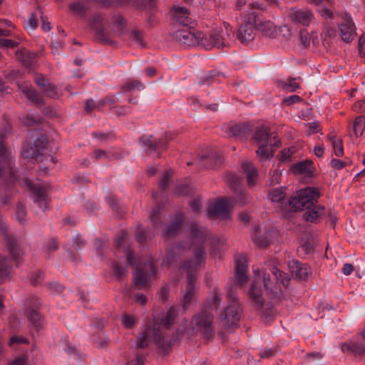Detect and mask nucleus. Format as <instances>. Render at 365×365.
Here are the masks:
<instances>
[{"instance_id":"obj_10","label":"nucleus","mask_w":365,"mask_h":365,"mask_svg":"<svg viewBox=\"0 0 365 365\" xmlns=\"http://www.w3.org/2000/svg\"><path fill=\"white\" fill-rule=\"evenodd\" d=\"M173 39L187 46H197L201 38L200 31L193 28H184L171 34Z\"/></svg>"},{"instance_id":"obj_63","label":"nucleus","mask_w":365,"mask_h":365,"mask_svg":"<svg viewBox=\"0 0 365 365\" xmlns=\"http://www.w3.org/2000/svg\"><path fill=\"white\" fill-rule=\"evenodd\" d=\"M331 165L332 168L340 170L346 166L347 163L338 159H332L331 160Z\"/></svg>"},{"instance_id":"obj_55","label":"nucleus","mask_w":365,"mask_h":365,"mask_svg":"<svg viewBox=\"0 0 365 365\" xmlns=\"http://www.w3.org/2000/svg\"><path fill=\"white\" fill-rule=\"evenodd\" d=\"M307 127L308 128V135H312L314 133H317L321 130L320 125L319 122H311L307 124Z\"/></svg>"},{"instance_id":"obj_26","label":"nucleus","mask_w":365,"mask_h":365,"mask_svg":"<svg viewBox=\"0 0 365 365\" xmlns=\"http://www.w3.org/2000/svg\"><path fill=\"white\" fill-rule=\"evenodd\" d=\"M171 15L178 24L188 26L192 24V19L190 16L189 11L182 6H173L171 10Z\"/></svg>"},{"instance_id":"obj_31","label":"nucleus","mask_w":365,"mask_h":365,"mask_svg":"<svg viewBox=\"0 0 365 365\" xmlns=\"http://www.w3.org/2000/svg\"><path fill=\"white\" fill-rule=\"evenodd\" d=\"M341 351L343 352H351L355 355H361L365 353V346L358 341H349L341 344Z\"/></svg>"},{"instance_id":"obj_50","label":"nucleus","mask_w":365,"mask_h":365,"mask_svg":"<svg viewBox=\"0 0 365 365\" xmlns=\"http://www.w3.org/2000/svg\"><path fill=\"white\" fill-rule=\"evenodd\" d=\"M38 26V21L36 14L33 13L30 15L26 23V28L27 29L34 31L35 30Z\"/></svg>"},{"instance_id":"obj_54","label":"nucleus","mask_w":365,"mask_h":365,"mask_svg":"<svg viewBox=\"0 0 365 365\" xmlns=\"http://www.w3.org/2000/svg\"><path fill=\"white\" fill-rule=\"evenodd\" d=\"M105 103V101L103 100L100 101L97 105H96L93 100H87L85 102V109L88 112L92 111L95 108H100Z\"/></svg>"},{"instance_id":"obj_58","label":"nucleus","mask_w":365,"mask_h":365,"mask_svg":"<svg viewBox=\"0 0 365 365\" xmlns=\"http://www.w3.org/2000/svg\"><path fill=\"white\" fill-rule=\"evenodd\" d=\"M318 11L319 13L321 14L322 16L324 17L325 19H331L334 18L333 12L330 9H327L324 6H319L318 8Z\"/></svg>"},{"instance_id":"obj_61","label":"nucleus","mask_w":365,"mask_h":365,"mask_svg":"<svg viewBox=\"0 0 365 365\" xmlns=\"http://www.w3.org/2000/svg\"><path fill=\"white\" fill-rule=\"evenodd\" d=\"M27 344L29 340L24 336H13L9 340V344L12 346L14 344Z\"/></svg>"},{"instance_id":"obj_40","label":"nucleus","mask_w":365,"mask_h":365,"mask_svg":"<svg viewBox=\"0 0 365 365\" xmlns=\"http://www.w3.org/2000/svg\"><path fill=\"white\" fill-rule=\"evenodd\" d=\"M182 222V215L181 213L177 214L175 219L171 222L170 225L168 227L165 235H175L180 228Z\"/></svg>"},{"instance_id":"obj_21","label":"nucleus","mask_w":365,"mask_h":365,"mask_svg":"<svg viewBox=\"0 0 365 365\" xmlns=\"http://www.w3.org/2000/svg\"><path fill=\"white\" fill-rule=\"evenodd\" d=\"M288 266L292 276L299 279H306L312 273L311 267L307 264L297 260L290 261Z\"/></svg>"},{"instance_id":"obj_17","label":"nucleus","mask_w":365,"mask_h":365,"mask_svg":"<svg viewBox=\"0 0 365 365\" xmlns=\"http://www.w3.org/2000/svg\"><path fill=\"white\" fill-rule=\"evenodd\" d=\"M40 303L37 298L34 299V302L27 301L26 307L27 308L26 314L27 318L30 323L36 331L40 329L43 325V319L40 315L38 309Z\"/></svg>"},{"instance_id":"obj_34","label":"nucleus","mask_w":365,"mask_h":365,"mask_svg":"<svg viewBox=\"0 0 365 365\" xmlns=\"http://www.w3.org/2000/svg\"><path fill=\"white\" fill-rule=\"evenodd\" d=\"M140 143L144 148L148 151H153L156 148H161L165 145V143L161 140H157L153 135L143 136L140 139Z\"/></svg>"},{"instance_id":"obj_45","label":"nucleus","mask_w":365,"mask_h":365,"mask_svg":"<svg viewBox=\"0 0 365 365\" xmlns=\"http://www.w3.org/2000/svg\"><path fill=\"white\" fill-rule=\"evenodd\" d=\"M282 88L288 92H294L299 88V85L295 79L289 78L283 83Z\"/></svg>"},{"instance_id":"obj_9","label":"nucleus","mask_w":365,"mask_h":365,"mask_svg":"<svg viewBox=\"0 0 365 365\" xmlns=\"http://www.w3.org/2000/svg\"><path fill=\"white\" fill-rule=\"evenodd\" d=\"M212 322V314L207 309H202L193 317L191 326L193 329L200 332L205 338L208 339L213 332Z\"/></svg>"},{"instance_id":"obj_60","label":"nucleus","mask_w":365,"mask_h":365,"mask_svg":"<svg viewBox=\"0 0 365 365\" xmlns=\"http://www.w3.org/2000/svg\"><path fill=\"white\" fill-rule=\"evenodd\" d=\"M300 39L302 43L307 46L309 45L310 43V36L309 33L306 30H302L299 33Z\"/></svg>"},{"instance_id":"obj_8","label":"nucleus","mask_w":365,"mask_h":365,"mask_svg":"<svg viewBox=\"0 0 365 365\" xmlns=\"http://www.w3.org/2000/svg\"><path fill=\"white\" fill-rule=\"evenodd\" d=\"M31 191V197L38 207L45 211L48 207V191L50 185L44 182L32 183L29 179H24L23 182H20Z\"/></svg>"},{"instance_id":"obj_4","label":"nucleus","mask_w":365,"mask_h":365,"mask_svg":"<svg viewBox=\"0 0 365 365\" xmlns=\"http://www.w3.org/2000/svg\"><path fill=\"white\" fill-rule=\"evenodd\" d=\"M200 36L201 38L199 39L200 42L197 46L210 50L214 47L229 46L234 36V31L228 23L224 22L223 28L221 29L212 30L208 36L200 31Z\"/></svg>"},{"instance_id":"obj_62","label":"nucleus","mask_w":365,"mask_h":365,"mask_svg":"<svg viewBox=\"0 0 365 365\" xmlns=\"http://www.w3.org/2000/svg\"><path fill=\"white\" fill-rule=\"evenodd\" d=\"M171 173L170 171H166L164 173L162 178H161V180L160 181V187L162 188V189H165L167 185H168V182L170 179V178L171 177Z\"/></svg>"},{"instance_id":"obj_41","label":"nucleus","mask_w":365,"mask_h":365,"mask_svg":"<svg viewBox=\"0 0 365 365\" xmlns=\"http://www.w3.org/2000/svg\"><path fill=\"white\" fill-rule=\"evenodd\" d=\"M365 129V118L362 115L355 118L353 124V131L356 138L362 135Z\"/></svg>"},{"instance_id":"obj_20","label":"nucleus","mask_w":365,"mask_h":365,"mask_svg":"<svg viewBox=\"0 0 365 365\" xmlns=\"http://www.w3.org/2000/svg\"><path fill=\"white\" fill-rule=\"evenodd\" d=\"M7 231L6 224L0 218V232L5 236L7 248L11 257L14 260H17L21 256V252L17 246L16 239L13 236L9 235Z\"/></svg>"},{"instance_id":"obj_37","label":"nucleus","mask_w":365,"mask_h":365,"mask_svg":"<svg viewBox=\"0 0 365 365\" xmlns=\"http://www.w3.org/2000/svg\"><path fill=\"white\" fill-rule=\"evenodd\" d=\"M191 234L193 237V240L198 242L200 245L203 243L206 240L207 234L205 230L199 227L197 224L191 225Z\"/></svg>"},{"instance_id":"obj_53","label":"nucleus","mask_w":365,"mask_h":365,"mask_svg":"<svg viewBox=\"0 0 365 365\" xmlns=\"http://www.w3.org/2000/svg\"><path fill=\"white\" fill-rule=\"evenodd\" d=\"M135 322V319L133 316L125 314L122 317V323L123 326L127 328H131Z\"/></svg>"},{"instance_id":"obj_32","label":"nucleus","mask_w":365,"mask_h":365,"mask_svg":"<svg viewBox=\"0 0 365 365\" xmlns=\"http://www.w3.org/2000/svg\"><path fill=\"white\" fill-rule=\"evenodd\" d=\"M269 197L272 202L275 205L276 208L281 211L282 205H285V193L282 188H275L270 191Z\"/></svg>"},{"instance_id":"obj_39","label":"nucleus","mask_w":365,"mask_h":365,"mask_svg":"<svg viewBox=\"0 0 365 365\" xmlns=\"http://www.w3.org/2000/svg\"><path fill=\"white\" fill-rule=\"evenodd\" d=\"M293 171L299 174H307L312 173V163L311 161L305 160L295 164L293 168Z\"/></svg>"},{"instance_id":"obj_42","label":"nucleus","mask_w":365,"mask_h":365,"mask_svg":"<svg viewBox=\"0 0 365 365\" xmlns=\"http://www.w3.org/2000/svg\"><path fill=\"white\" fill-rule=\"evenodd\" d=\"M113 29L117 34H122L125 27V22L120 15H115L112 19Z\"/></svg>"},{"instance_id":"obj_28","label":"nucleus","mask_w":365,"mask_h":365,"mask_svg":"<svg viewBox=\"0 0 365 365\" xmlns=\"http://www.w3.org/2000/svg\"><path fill=\"white\" fill-rule=\"evenodd\" d=\"M305 209V205L301 200L298 191L296 194L287 201L285 205H282L281 212H288L292 211L303 210Z\"/></svg>"},{"instance_id":"obj_64","label":"nucleus","mask_w":365,"mask_h":365,"mask_svg":"<svg viewBox=\"0 0 365 365\" xmlns=\"http://www.w3.org/2000/svg\"><path fill=\"white\" fill-rule=\"evenodd\" d=\"M353 110L356 112H365V102L359 101L353 105Z\"/></svg>"},{"instance_id":"obj_57","label":"nucleus","mask_w":365,"mask_h":365,"mask_svg":"<svg viewBox=\"0 0 365 365\" xmlns=\"http://www.w3.org/2000/svg\"><path fill=\"white\" fill-rule=\"evenodd\" d=\"M125 88L128 91H131V90H134V89L140 91L144 88V86L140 81H134L128 83L125 86Z\"/></svg>"},{"instance_id":"obj_3","label":"nucleus","mask_w":365,"mask_h":365,"mask_svg":"<svg viewBox=\"0 0 365 365\" xmlns=\"http://www.w3.org/2000/svg\"><path fill=\"white\" fill-rule=\"evenodd\" d=\"M204 252L202 246L197 247L195 250V257L186 261L180 267L181 272L187 273L188 283L186 288V294L183 297L182 307L185 310L188 308V304L191 302L194 295L195 287V279L197 270L202 267L205 260L203 256Z\"/></svg>"},{"instance_id":"obj_46","label":"nucleus","mask_w":365,"mask_h":365,"mask_svg":"<svg viewBox=\"0 0 365 365\" xmlns=\"http://www.w3.org/2000/svg\"><path fill=\"white\" fill-rule=\"evenodd\" d=\"M70 9L76 15H83L86 11L84 4L80 1L71 4Z\"/></svg>"},{"instance_id":"obj_6","label":"nucleus","mask_w":365,"mask_h":365,"mask_svg":"<svg viewBox=\"0 0 365 365\" xmlns=\"http://www.w3.org/2000/svg\"><path fill=\"white\" fill-rule=\"evenodd\" d=\"M126 255L128 262L133 266L136 267V269L133 273L134 284L135 287L139 289L148 287L151 278L156 274V269L153 262H148L145 264V269H140L138 267V261L133 257L132 254L129 251H127Z\"/></svg>"},{"instance_id":"obj_16","label":"nucleus","mask_w":365,"mask_h":365,"mask_svg":"<svg viewBox=\"0 0 365 365\" xmlns=\"http://www.w3.org/2000/svg\"><path fill=\"white\" fill-rule=\"evenodd\" d=\"M253 138L257 145L280 143L277 136L274 133H270L269 128L265 125H260L256 128Z\"/></svg>"},{"instance_id":"obj_23","label":"nucleus","mask_w":365,"mask_h":365,"mask_svg":"<svg viewBox=\"0 0 365 365\" xmlns=\"http://www.w3.org/2000/svg\"><path fill=\"white\" fill-rule=\"evenodd\" d=\"M19 89L33 103L41 105L43 103V99L41 94L38 93L32 88L29 82H18Z\"/></svg>"},{"instance_id":"obj_56","label":"nucleus","mask_w":365,"mask_h":365,"mask_svg":"<svg viewBox=\"0 0 365 365\" xmlns=\"http://www.w3.org/2000/svg\"><path fill=\"white\" fill-rule=\"evenodd\" d=\"M26 210L21 204L18 205L16 208V217L19 222H23L25 220Z\"/></svg>"},{"instance_id":"obj_29","label":"nucleus","mask_w":365,"mask_h":365,"mask_svg":"<svg viewBox=\"0 0 365 365\" xmlns=\"http://www.w3.org/2000/svg\"><path fill=\"white\" fill-rule=\"evenodd\" d=\"M280 143L277 145H258V149L256 150L257 156L259 160L264 164V163L270 160L273 156L274 153L272 147H278Z\"/></svg>"},{"instance_id":"obj_24","label":"nucleus","mask_w":365,"mask_h":365,"mask_svg":"<svg viewBox=\"0 0 365 365\" xmlns=\"http://www.w3.org/2000/svg\"><path fill=\"white\" fill-rule=\"evenodd\" d=\"M301 200L304 202L305 207H312L317 204L318 198L319 197V192L317 188L312 187H307L298 191Z\"/></svg>"},{"instance_id":"obj_12","label":"nucleus","mask_w":365,"mask_h":365,"mask_svg":"<svg viewBox=\"0 0 365 365\" xmlns=\"http://www.w3.org/2000/svg\"><path fill=\"white\" fill-rule=\"evenodd\" d=\"M255 29L260 32L263 36L274 38L277 36L279 31L283 36L290 35V29L289 26L284 25L280 26L278 29L276 26L270 21H257Z\"/></svg>"},{"instance_id":"obj_5","label":"nucleus","mask_w":365,"mask_h":365,"mask_svg":"<svg viewBox=\"0 0 365 365\" xmlns=\"http://www.w3.org/2000/svg\"><path fill=\"white\" fill-rule=\"evenodd\" d=\"M11 130V125L0 126V177H5L6 180L15 182L17 178L13 169V158L11 152L6 148L3 140L6 133Z\"/></svg>"},{"instance_id":"obj_14","label":"nucleus","mask_w":365,"mask_h":365,"mask_svg":"<svg viewBox=\"0 0 365 365\" xmlns=\"http://www.w3.org/2000/svg\"><path fill=\"white\" fill-rule=\"evenodd\" d=\"M46 138L41 135L35 140L28 138L26 145L23 148L21 155L24 158H37L45 148Z\"/></svg>"},{"instance_id":"obj_47","label":"nucleus","mask_w":365,"mask_h":365,"mask_svg":"<svg viewBox=\"0 0 365 365\" xmlns=\"http://www.w3.org/2000/svg\"><path fill=\"white\" fill-rule=\"evenodd\" d=\"M129 37L132 41L135 42L140 47L144 46L142 34L138 31H131Z\"/></svg>"},{"instance_id":"obj_7","label":"nucleus","mask_w":365,"mask_h":365,"mask_svg":"<svg viewBox=\"0 0 365 365\" xmlns=\"http://www.w3.org/2000/svg\"><path fill=\"white\" fill-rule=\"evenodd\" d=\"M227 297L230 304L220 314V320L223 327L232 328L236 326L240 319V309L235 293L230 292Z\"/></svg>"},{"instance_id":"obj_33","label":"nucleus","mask_w":365,"mask_h":365,"mask_svg":"<svg viewBox=\"0 0 365 365\" xmlns=\"http://www.w3.org/2000/svg\"><path fill=\"white\" fill-rule=\"evenodd\" d=\"M242 168L247 174L248 184L252 186L254 185L258 177L257 169L250 161L243 162L242 163Z\"/></svg>"},{"instance_id":"obj_1","label":"nucleus","mask_w":365,"mask_h":365,"mask_svg":"<svg viewBox=\"0 0 365 365\" xmlns=\"http://www.w3.org/2000/svg\"><path fill=\"white\" fill-rule=\"evenodd\" d=\"M254 280L249 290L253 303L261 308L264 302V294L270 299H279L290 280L289 276L275 266L259 269H254Z\"/></svg>"},{"instance_id":"obj_35","label":"nucleus","mask_w":365,"mask_h":365,"mask_svg":"<svg viewBox=\"0 0 365 365\" xmlns=\"http://www.w3.org/2000/svg\"><path fill=\"white\" fill-rule=\"evenodd\" d=\"M260 232V227H256L252 234V239L259 247H266L269 243L272 232H266L264 237L259 236Z\"/></svg>"},{"instance_id":"obj_2","label":"nucleus","mask_w":365,"mask_h":365,"mask_svg":"<svg viewBox=\"0 0 365 365\" xmlns=\"http://www.w3.org/2000/svg\"><path fill=\"white\" fill-rule=\"evenodd\" d=\"M176 316V308L172 307L163 313L160 319H154L153 327L146 328L139 334L138 348H145L152 341L159 349L167 351L171 346L172 340L168 338L165 331L174 323Z\"/></svg>"},{"instance_id":"obj_30","label":"nucleus","mask_w":365,"mask_h":365,"mask_svg":"<svg viewBox=\"0 0 365 365\" xmlns=\"http://www.w3.org/2000/svg\"><path fill=\"white\" fill-rule=\"evenodd\" d=\"M305 212L303 214V218L307 222H314L320 217L324 213V207L319 205L315 204L309 207H305Z\"/></svg>"},{"instance_id":"obj_11","label":"nucleus","mask_w":365,"mask_h":365,"mask_svg":"<svg viewBox=\"0 0 365 365\" xmlns=\"http://www.w3.org/2000/svg\"><path fill=\"white\" fill-rule=\"evenodd\" d=\"M257 25V18L254 12L247 14L244 24L238 29L237 38L242 43H248L255 38V29Z\"/></svg>"},{"instance_id":"obj_51","label":"nucleus","mask_w":365,"mask_h":365,"mask_svg":"<svg viewBox=\"0 0 365 365\" xmlns=\"http://www.w3.org/2000/svg\"><path fill=\"white\" fill-rule=\"evenodd\" d=\"M113 274L116 277H120L124 276L128 273L125 267L118 264V263H114L113 265Z\"/></svg>"},{"instance_id":"obj_27","label":"nucleus","mask_w":365,"mask_h":365,"mask_svg":"<svg viewBox=\"0 0 365 365\" xmlns=\"http://www.w3.org/2000/svg\"><path fill=\"white\" fill-rule=\"evenodd\" d=\"M224 130L229 136L241 137L247 135L250 130L247 123H230L224 126Z\"/></svg>"},{"instance_id":"obj_13","label":"nucleus","mask_w":365,"mask_h":365,"mask_svg":"<svg viewBox=\"0 0 365 365\" xmlns=\"http://www.w3.org/2000/svg\"><path fill=\"white\" fill-rule=\"evenodd\" d=\"M287 17L296 25L304 26H309L315 21L314 13L308 9L292 8L288 11Z\"/></svg>"},{"instance_id":"obj_43","label":"nucleus","mask_w":365,"mask_h":365,"mask_svg":"<svg viewBox=\"0 0 365 365\" xmlns=\"http://www.w3.org/2000/svg\"><path fill=\"white\" fill-rule=\"evenodd\" d=\"M56 163L55 159L52 156H46L43 160H41L40 169L43 174L47 173V170L51 168Z\"/></svg>"},{"instance_id":"obj_48","label":"nucleus","mask_w":365,"mask_h":365,"mask_svg":"<svg viewBox=\"0 0 365 365\" xmlns=\"http://www.w3.org/2000/svg\"><path fill=\"white\" fill-rule=\"evenodd\" d=\"M21 38L18 37V40H11L6 38H0L1 48H14L18 46Z\"/></svg>"},{"instance_id":"obj_44","label":"nucleus","mask_w":365,"mask_h":365,"mask_svg":"<svg viewBox=\"0 0 365 365\" xmlns=\"http://www.w3.org/2000/svg\"><path fill=\"white\" fill-rule=\"evenodd\" d=\"M329 140L332 143L334 155L341 157L343 155V145L340 140L336 139L334 136L330 137Z\"/></svg>"},{"instance_id":"obj_25","label":"nucleus","mask_w":365,"mask_h":365,"mask_svg":"<svg viewBox=\"0 0 365 365\" xmlns=\"http://www.w3.org/2000/svg\"><path fill=\"white\" fill-rule=\"evenodd\" d=\"M340 36L341 39L346 42H351L356 36V27L350 17H346L344 22L339 25Z\"/></svg>"},{"instance_id":"obj_38","label":"nucleus","mask_w":365,"mask_h":365,"mask_svg":"<svg viewBox=\"0 0 365 365\" xmlns=\"http://www.w3.org/2000/svg\"><path fill=\"white\" fill-rule=\"evenodd\" d=\"M16 56L26 67H30L33 64L34 60V56L31 55L26 49L17 51L16 53Z\"/></svg>"},{"instance_id":"obj_22","label":"nucleus","mask_w":365,"mask_h":365,"mask_svg":"<svg viewBox=\"0 0 365 365\" xmlns=\"http://www.w3.org/2000/svg\"><path fill=\"white\" fill-rule=\"evenodd\" d=\"M236 279L240 285L244 284L248 279L247 275V258L245 255H239L235 260Z\"/></svg>"},{"instance_id":"obj_36","label":"nucleus","mask_w":365,"mask_h":365,"mask_svg":"<svg viewBox=\"0 0 365 365\" xmlns=\"http://www.w3.org/2000/svg\"><path fill=\"white\" fill-rule=\"evenodd\" d=\"M10 268L9 259L6 257H0V283H3L10 278Z\"/></svg>"},{"instance_id":"obj_49","label":"nucleus","mask_w":365,"mask_h":365,"mask_svg":"<svg viewBox=\"0 0 365 365\" xmlns=\"http://www.w3.org/2000/svg\"><path fill=\"white\" fill-rule=\"evenodd\" d=\"M43 93L50 98L58 97V92L55 86L48 83L44 88H42Z\"/></svg>"},{"instance_id":"obj_15","label":"nucleus","mask_w":365,"mask_h":365,"mask_svg":"<svg viewBox=\"0 0 365 365\" xmlns=\"http://www.w3.org/2000/svg\"><path fill=\"white\" fill-rule=\"evenodd\" d=\"M232 206V200L222 198L210 204L208 214L211 217H216L222 220H226L230 217V210Z\"/></svg>"},{"instance_id":"obj_18","label":"nucleus","mask_w":365,"mask_h":365,"mask_svg":"<svg viewBox=\"0 0 365 365\" xmlns=\"http://www.w3.org/2000/svg\"><path fill=\"white\" fill-rule=\"evenodd\" d=\"M105 19L101 14H95L90 20V26L94 31L96 36L105 43H109L108 34L105 29Z\"/></svg>"},{"instance_id":"obj_19","label":"nucleus","mask_w":365,"mask_h":365,"mask_svg":"<svg viewBox=\"0 0 365 365\" xmlns=\"http://www.w3.org/2000/svg\"><path fill=\"white\" fill-rule=\"evenodd\" d=\"M226 181L235 190V204L241 206L245 205L249 201L250 197L244 190L238 188V185L240 184L239 177L235 175L228 174L226 176Z\"/></svg>"},{"instance_id":"obj_59","label":"nucleus","mask_w":365,"mask_h":365,"mask_svg":"<svg viewBox=\"0 0 365 365\" xmlns=\"http://www.w3.org/2000/svg\"><path fill=\"white\" fill-rule=\"evenodd\" d=\"M281 173L277 170H274L270 172V185H276L278 184L280 181Z\"/></svg>"},{"instance_id":"obj_52","label":"nucleus","mask_w":365,"mask_h":365,"mask_svg":"<svg viewBox=\"0 0 365 365\" xmlns=\"http://www.w3.org/2000/svg\"><path fill=\"white\" fill-rule=\"evenodd\" d=\"M43 273L40 271L34 272L30 277V281L33 285H37L40 284L43 281Z\"/></svg>"}]
</instances>
